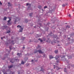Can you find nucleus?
<instances>
[{"mask_svg":"<svg viewBox=\"0 0 74 74\" xmlns=\"http://www.w3.org/2000/svg\"><path fill=\"white\" fill-rule=\"evenodd\" d=\"M68 58L69 59H71V58H72V57H70V56H69Z\"/></svg>","mask_w":74,"mask_h":74,"instance_id":"nucleus-29","label":"nucleus"},{"mask_svg":"<svg viewBox=\"0 0 74 74\" xmlns=\"http://www.w3.org/2000/svg\"><path fill=\"white\" fill-rule=\"evenodd\" d=\"M66 23V24H67V23Z\"/></svg>","mask_w":74,"mask_h":74,"instance_id":"nucleus-57","label":"nucleus"},{"mask_svg":"<svg viewBox=\"0 0 74 74\" xmlns=\"http://www.w3.org/2000/svg\"><path fill=\"white\" fill-rule=\"evenodd\" d=\"M38 52L39 53H44L42 52L41 51V50L39 49L38 51Z\"/></svg>","mask_w":74,"mask_h":74,"instance_id":"nucleus-4","label":"nucleus"},{"mask_svg":"<svg viewBox=\"0 0 74 74\" xmlns=\"http://www.w3.org/2000/svg\"><path fill=\"white\" fill-rule=\"evenodd\" d=\"M17 55H18L19 57H22V54H21V53H18L17 54Z\"/></svg>","mask_w":74,"mask_h":74,"instance_id":"nucleus-8","label":"nucleus"},{"mask_svg":"<svg viewBox=\"0 0 74 74\" xmlns=\"http://www.w3.org/2000/svg\"><path fill=\"white\" fill-rule=\"evenodd\" d=\"M3 27L5 28H7V27H8L7 25L3 26Z\"/></svg>","mask_w":74,"mask_h":74,"instance_id":"nucleus-22","label":"nucleus"},{"mask_svg":"<svg viewBox=\"0 0 74 74\" xmlns=\"http://www.w3.org/2000/svg\"><path fill=\"white\" fill-rule=\"evenodd\" d=\"M41 37V36H40V35H37L36 37L37 38V37Z\"/></svg>","mask_w":74,"mask_h":74,"instance_id":"nucleus-16","label":"nucleus"},{"mask_svg":"<svg viewBox=\"0 0 74 74\" xmlns=\"http://www.w3.org/2000/svg\"><path fill=\"white\" fill-rule=\"evenodd\" d=\"M60 56L59 55H56V57H54V58H55L56 60H58V58H59Z\"/></svg>","mask_w":74,"mask_h":74,"instance_id":"nucleus-3","label":"nucleus"},{"mask_svg":"<svg viewBox=\"0 0 74 74\" xmlns=\"http://www.w3.org/2000/svg\"><path fill=\"white\" fill-rule=\"evenodd\" d=\"M10 47V50H11L12 49V48H11V47Z\"/></svg>","mask_w":74,"mask_h":74,"instance_id":"nucleus-37","label":"nucleus"},{"mask_svg":"<svg viewBox=\"0 0 74 74\" xmlns=\"http://www.w3.org/2000/svg\"><path fill=\"white\" fill-rule=\"evenodd\" d=\"M58 46H60L59 45H58Z\"/></svg>","mask_w":74,"mask_h":74,"instance_id":"nucleus-51","label":"nucleus"},{"mask_svg":"<svg viewBox=\"0 0 74 74\" xmlns=\"http://www.w3.org/2000/svg\"><path fill=\"white\" fill-rule=\"evenodd\" d=\"M44 41L46 40V42H50L49 41V38L48 37V36L46 37V38L44 39Z\"/></svg>","mask_w":74,"mask_h":74,"instance_id":"nucleus-2","label":"nucleus"},{"mask_svg":"<svg viewBox=\"0 0 74 74\" xmlns=\"http://www.w3.org/2000/svg\"><path fill=\"white\" fill-rule=\"evenodd\" d=\"M53 66H55V65H54Z\"/></svg>","mask_w":74,"mask_h":74,"instance_id":"nucleus-56","label":"nucleus"},{"mask_svg":"<svg viewBox=\"0 0 74 74\" xmlns=\"http://www.w3.org/2000/svg\"><path fill=\"white\" fill-rule=\"evenodd\" d=\"M1 40H3V37H1Z\"/></svg>","mask_w":74,"mask_h":74,"instance_id":"nucleus-48","label":"nucleus"},{"mask_svg":"<svg viewBox=\"0 0 74 74\" xmlns=\"http://www.w3.org/2000/svg\"><path fill=\"white\" fill-rule=\"evenodd\" d=\"M16 18H17V17H16Z\"/></svg>","mask_w":74,"mask_h":74,"instance_id":"nucleus-60","label":"nucleus"},{"mask_svg":"<svg viewBox=\"0 0 74 74\" xmlns=\"http://www.w3.org/2000/svg\"><path fill=\"white\" fill-rule=\"evenodd\" d=\"M25 63H26V62H24L23 61H22L21 62V64H25Z\"/></svg>","mask_w":74,"mask_h":74,"instance_id":"nucleus-15","label":"nucleus"},{"mask_svg":"<svg viewBox=\"0 0 74 74\" xmlns=\"http://www.w3.org/2000/svg\"><path fill=\"white\" fill-rule=\"evenodd\" d=\"M59 60H60V59H59V60H57L56 62H57V63H59Z\"/></svg>","mask_w":74,"mask_h":74,"instance_id":"nucleus-28","label":"nucleus"},{"mask_svg":"<svg viewBox=\"0 0 74 74\" xmlns=\"http://www.w3.org/2000/svg\"><path fill=\"white\" fill-rule=\"evenodd\" d=\"M12 74H14V72H12Z\"/></svg>","mask_w":74,"mask_h":74,"instance_id":"nucleus-45","label":"nucleus"},{"mask_svg":"<svg viewBox=\"0 0 74 74\" xmlns=\"http://www.w3.org/2000/svg\"><path fill=\"white\" fill-rule=\"evenodd\" d=\"M42 11H43V9H42Z\"/></svg>","mask_w":74,"mask_h":74,"instance_id":"nucleus-54","label":"nucleus"},{"mask_svg":"<svg viewBox=\"0 0 74 74\" xmlns=\"http://www.w3.org/2000/svg\"><path fill=\"white\" fill-rule=\"evenodd\" d=\"M49 57L50 59H53V58H54V57H53V56H51V55H50L49 56Z\"/></svg>","mask_w":74,"mask_h":74,"instance_id":"nucleus-7","label":"nucleus"},{"mask_svg":"<svg viewBox=\"0 0 74 74\" xmlns=\"http://www.w3.org/2000/svg\"><path fill=\"white\" fill-rule=\"evenodd\" d=\"M12 67H13V66H12V65H10V66H9L8 67H9V69H11V68H12Z\"/></svg>","mask_w":74,"mask_h":74,"instance_id":"nucleus-14","label":"nucleus"},{"mask_svg":"<svg viewBox=\"0 0 74 74\" xmlns=\"http://www.w3.org/2000/svg\"><path fill=\"white\" fill-rule=\"evenodd\" d=\"M16 61L17 62H19V59H18V58L17 57H16L14 58V60L13 59H12L10 61V62H11L12 63H13L14 62V61Z\"/></svg>","mask_w":74,"mask_h":74,"instance_id":"nucleus-1","label":"nucleus"},{"mask_svg":"<svg viewBox=\"0 0 74 74\" xmlns=\"http://www.w3.org/2000/svg\"><path fill=\"white\" fill-rule=\"evenodd\" d=\"M69 17H70L71 16V15L70 14H69Z\"/></svg>","mask_w":74,"mask_h":74,"instance_id":"nucleus-39","label":"nucleus"},{"mask_svg":"<svg viewBox=\"0 0 74 74\" xmlns=\"http://www.w3.org/2000/svg\"><path fill=\"white\" fill-rule=\"evenodd\" d=\"M67 67H68V69H70V66H68Z\"/></svg>","mask_w":74,"mask_h":74,"instance_id":"nucleus-35","label":"nucleus"},{"mask_svg":"<svg viewBox=\"0 0 74 74\" xmlns=\"http://www.w3.org/2000/svg\"><path fill=\"white\" fill-rule=\"evenodd\" d=\"M3 74H5V73H4Z\"/></svg>","mask_w":74,"mask_h":74,"instance_id":"nucleus-59","label":"nucleus"},{"mask_svg":"<svg viewBox=\"0 0 74 74\" xmlns=\"http://www.w3.org/2000/svg\"><path fill=\"white\" fill-rule=\"evenodd\" d=\"M23 28H21L19 29V32H22L23 31Z\"/></svg>","mask_w":74,"mask_h":74,"instance_id":"nucleus-6","label":"nucleus"},{"mask_svg":"<svg viewBox=\"0 0 74 74\" xmlns=\"http://www.w3.org/2000/svg\"><path fill=\"white\" fill-rule=\"evenodd\" d=\"M14 22H16V19L15 21H14Z\"/></svg>","mask_w":74,"mask_h":74,"instance_id":"nucleus-38","label":"nucleus"},{"mask_svg":"<svg viewBox=\"0 0 74 74\" xmlns=\"http://www.w3.org/2000/svg\"><path fill=\"white\" fill-rule=\"evenodd\" d=\"M54 69H55V67H54Z\"/></svg>","mask_w":74,"mask_h":74,"instance_id":"nucleus-52","label":"nucleus"},{"mask_svg":"<svg viewBox=\"0 0 74 74\" xmlns=\"http://www.w3.org/2000/svg\"><path fill=\"white\" fill-rule=\"evenodd\" d=\"M55 52L56 53H58V50H56L55 51Z\"/></svg>","mask_w":74,"mask_h":74,"instance_id":"nucleus-18","label":"nucleus"},{"mask_svg":"<svg viewBox=\"0 0 74 74\" xmlns=\"http://www.w3.org/2000/svg\"><path fill=\"white\" fill-rule=\"evenodd\" d=\"M14 40H12L11 41V42H12V44H14Z\"/></svg>","mask_w":74,"mask_h":74,"instance_id":"nucleus-25","label":"nucleus"},{"mask_svg":"<svg viewBox=\"0 0 74 74\" xmlns=\"http://www.w3.org/2000/svg\"><path fill=\"white\" fill-rule=\"evenodd\" d=\"M8 6L9 7L10 6H11V4H10V2H8Z\"/></svg>","mask_w":74,"mask_h":74,"instance_id":"nucleus-20","label":"nucleus"},{"mask_svg":"<svg viewBox=\"0 0 74 74\" xmlns=\"http://www.w3.org/2000/svg\"><path fill=\"white\" fill-rule=\"evenodd\" d=\"M6 20H7V17L5 16L3 18V21H6Z\"/></svg>","mask_w":74,"mask_h":74,"instance_id":"nucleus-11","label":"nucleus"},{"mask_svg":"<svg viewBox=\"0 0 74 74\" xmlns=\"http://www.w3.org/2000/svg\"><path fill=\"white\" fill-rule=\"evenodd\" d=\"M50 73H51V74H52V73H49V74H50Z\"/></svg>","mask_w":74,"mask_h":74,"instance_id":"nucleus-46","label":"nucleus"},{"mask_svg":"<svg viewBox=\"0 0 74 74\" xmlns=\"http://www.w3.org/2000/svg\"><path fill=\"white\" fill-rule=\"evenodd\" d=\"M72 66L73 67H74V64Z\"/></svg>","mask_w":74,"mask_h":74,"instance_id":"nucleus-47","label":"nucleus"},{"mask_svg":"<svg viewBox=\"0 0 74 74\" xmlns=\"http://www.w3.org/2000/svg\"><path fill=\"white\" fill-rule=\"evenodd\" d=\"M11 23H8L7 24V25H11Z\"/></svg>","mask_w":74,"mask_h":74,"instance_id":"nucleus-30","label":"nucleus"},{"mask_svg":"<svg viewBox=\"0 0 74 74\" xmlns=\"http://www.w3.org/2000/svg\"><path fill=\"white\" fill-rule=\"evenodd\" d=\"M0 5H2V3H1V1H0Z\"/></svg>","mask_w":74,"mask_h":74,"instance_id":"nucleus-36","label":"nucleus"},{"mask_svg":"<svg viewBox=\"0 0 74 74\" xmlns=\"http://www.w3.org/2000/svg\"><path fill=\"white\" fill-rule=\"evenodd\" d=\"M2 72H3L4 73V72H3V71H2Z\"/></svg>","mask_w":74,"mask_h":74,"instance_id":"nucleus-58","label":"nucleus"},{"mask_svg":"<svg viewBox=\"0 0 74 74\" xmlns=\"http://www.w3.org/2000/svg\"><path fill=\"white\" fill-rule=\"evenodd\" d=\"M41 69H40V71H44V69H43V67H41Z\"/></svg>","mask_w":74,"mask_h":74,"instance_id":"nucleus-9","label":"nucleus"},{"mask_svg":"<svg viewBox=\"0 0 74 74\" xmlns=\"http://www.w3.org/2000/svg\"><path fill=\"white\" fill-rule=\"evenodd\" d=\"M51 34H52V32H51V34H49V36H52Z\"/></svg>","mask_w":74,"mask_h":74,"instance_id":"nucleus-32","label":"nucleus"},{"mask_svg":"<svg viewBox=\"0 0 74 74\" xmlns=\"http://www.w3.org/2000/svg\"><path fill=\"white\" fill-rule=\"evenodd\" d=\"M23 49H25V47H23Z\"/></svg>","mask_w":74,"mask_h":74,"instance_id":"nucleus-43","label":"nucleus"},{"mask_svg":"<svg viewBox=\"0 0 74 74\" xmlns=\"http://www.w3.org/2000/svg\"><path fill=\"white\" fill-rule=\"evenodd\" d=\"M10 30H8L7 32V33H10Z\"/></svg>","mask_w":74,"mask_h":74,"instance_id":"nucleus-26","label":"nucleus"},{"mask_svg":"<svg viewBox=\"0 0 74 74\" xmlns=\"http://www.w3.org/2000/svg\"><path fill=\"white\" fill-rule=\"evenodd\" d=\"M34 62V61L33 60H32V62Z\"/></svg>","mask_w":74,"mask_h":74,"instance_id":"nucleus-42","label":"nucleus"},{"mask_svg":"<svg viewBox=\"0 0 74 74\" xmlns=\"http://www.w3.org/2000/svg\"><path fill=\"white\" fill-rule=\"evenodd\" d=\"M56 40H53L52 42H52V44H53V43L54 44H55V43H56Z\"/></svg>","mask_w":74,"mask_h":74,"instance_id":"nucleus-5","label":"nucleus"},{"mask_svg":"<svg viewBox=\"0 0 74 74\" xmlns=\"http://www.w3.org/2000/svg\"><path fill=\"white\" fill-rule=\"evenodd\" d=\"M29 5V3H27V4L26 5V6H27L28 5Z\"/></svg>","mask_w":74,"mask_h":74,"instance_id":"nucleus-33","label":"nucleus"},{"mask_svg":"<svg viewBox=\"0 0 74 74\" xmlns=\"http://www.w3.org/2000/svg\"><path fill=\"white\" fill-rule=\"evenodd\" d=\"M37 47H38V48H39V47H40V45H38Z\"/></svg>","mask_w":74,"mask_h":74,"instance_id":"nucleus-41","label":"nucleus"},{"mask_svg":"<svg viewBox=\"0 0 74 74\" xmlns=\"http://www.w3.org/2000/svg\"><path fill=\"white\" fill-rule=\"evenodd\" d=\"M32 15H33V13H31L29 14V16H32Z\"/></svg>","mask_w":74,"mask_h":74,"instance_id":"nucleus-27","label":"nucleus"},{"mask_svg":"<svg viewBox=\"0 0 74 74\" xmlns=\"http://www.w3.org/2000/svg\"><path fill=\"white\" fill-rule=\"evenodd\" d=\"M73 9L74 11V8H73Z\"/></svg>","mask_w":74,"mask_h":74,"instance_id":"nucleus-53","label":"nucleus"},{"mask_svg":"<svg viewBox=\"0 0 74 74\" xmlns=\"http://www.w3.org/2000/svg\"><path fill=\"white\" fill-rule=\"evenodd\" d=\"M25 21L26 23H27V22H28V20L26 19L25 20Z\"/></svg>","mask_w":74,"mask_h":74,"instance_id":"nucleus-21","label":"nucleus"},{"mask_svg":"<svg viewBox=\"0 0 74 74\" xmlns=\"http://www.w3.org/2000/svg\"><path fill=\"white\" fill-rule=\"evenodd\" d=\"M70 26H69L68 25L66 26V29H69V28H70Z\"/></svg>","mask_w":74,"mask_h":74,"instance_id":"nucleus-13","label":"nucleus"},{"mask_svg":"<svg viewBox=\"0 0 74 74\" xmlns=\"http://www.w3.org/2000/svg\"><path fill=\"white\" fill-rule=\"evenodd\" d=\"M23 39H25V37H23Z\"/></svg>","mask_w":74,"mask_h":74,"instance_id":"nucleus-44","label":"nucleus"},{"mask_svg":"<svg viewBox=\"0 0 74 74\" xmlns=\"http://www.w3.org/2000/svg\"><path fill=\"white\" fill-rule=\"evenodd\" d=\"M38 40H39V41H40L41 42H42V41H43V40H41V39L40 38H39Z\"/></svg>","mask_w":74,"mask_h":74,"instance_id":"nucleus-12","label":"nucleus"},{"mask_svg":"<svg viewBox=\"0 0 74 74\" xmlns=\"http://www.w3.org/2000/svg\"><path fill=\"white\" fill-rule=\"evenodd\" d=\"M17 27H18V28H21L22 27L21 26L18 25L17 26Z\"/></svg>","mask_w":74,"mask_h":74,"instance_id":"nucleus-17","label":"nucleus"},{"mask_svg":"<svg viewBox=\"0 0 74 74\" xmlns=\"http://www.w3.org/2000/svg\"><path fill=\"white\" fill-rule=\"evenodd\" d=\"M27 58H26V60H25V61H27Z\"/></svg>","mask_w":74,"mask_h":74,"instance_id":"nucleus-40","label":"nucleus"},{"mask_svg":"<svg viewBox=\"0 0 74 74\" xmlns=\"http://www.w3.org/2000/svg\"><path fill=\"white\" fill-rule=\"evenodd\" d=\"M34 27H35V28L36 27V26H34Z\"/></svg>","mask_w":74,"mask_h":74,"instance_id":"nucleus-55","label":"nucleus"},{"mask_svg":"<svg viewBox=\"0 0 74 74\" xmlns=\"http://www.w3.org/2000/svg\"><path fill=\"white\" fill-rule=\"evenodd\" d=\"M64 71L65 72V73H67V72L66 68H65L64 69Z\"/></svg>","mask_w":74,"mask_h":74,"instance_id":"nucleus-10","label":"nucleus"},{"mask_svg":"<svg viewBox=\"0 0 74 74\" xmlns=\"http://www.w3.org/2000/svg\"><path fill=\"white\" fill-rule=\"evenodd\" d=\"M11 21V19H10L9 20H8V23H10V22Z\"/></svg>","mask_w":74,"mask_h":74,"instance_id":"nucleus-24","label":"nucleus"},{"mask_svg":"<svg viewBox=\"0 0 74 74\" xmlns=\"http://www.w3.org/2000/svg\"><path fill=\"white\" fill-rule=\"evenodd\" d=\"M38 52V51L36 50L35 51L34 53H36V52Z\"/></svg>","mask_w":74,"mask_h":74,"instance_id":"nucleus-31","label":"nucleus"},{"mask_svg":"<svg viewBox=\"0 0 74 74\" xmlns=\"http://www.w3.org/2000/svg\"><path fill=\"white\" fill-rule=\"evenodd\" d=\"M62 7H65L66 5H64V4H63V5H62Z\"/></svg>","mask_w":74,"mask_h":74,"instance_id":"nucleus-34","label":"nucleus"},{"mask_svg":"<svg viewBox=\"0 0 74 74\" xmlns=\"http://www.w3.org/2000/svg\"><path fill=\"white\" fill-rule=\"evenodd\" d=\"M48 7L47 6H45V7H44V9H45L46 8H47Z\"/></svg>","mask_w":74,"mask_h":74,"instance_id":"nucleus-23","label":"nucleus"},{"mask_svg":"<svg viewBox=\"0 0 74 74\" xmlns=\"http://www.w3.org/2000/svg\"><path fill=\"white\" fill-rule=\"evenodd\" d=\"M38 8H39V9H41V5H39L38 6Z\"/></svg>","mask_w":74,"mask_h":74,"instance_id":"nucleus-19","label":"nucleus"},{"mask_svg":"<svg viewBox=\"0 0 74 74\" xmlns=\"http://www.w3.org/2000/svg\"><path fill=\"white\" fill-rule=\"evenodd\" d=\"M57 42H59V41H57Z\"/></svg>","mask_w":74,"mask_h":74,"instance_id":"nucleus-50","label":"nucleus"},{"mask_svg":"<svg viewBox=\"0 0 74 74\" xmlns=\"http://www.w3.org/2000/svg\"><path fill=\"white\" fill-rule=\"evenodd\" d=\"M3 37L4 38H5V36H3Z\"/></svg>","mask_w":74,"mask_h":74,"instance_id":"nucleus-49","label":"nucleus"}]
</instances>
